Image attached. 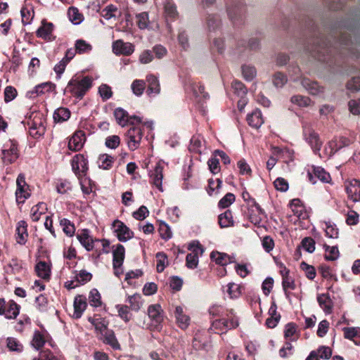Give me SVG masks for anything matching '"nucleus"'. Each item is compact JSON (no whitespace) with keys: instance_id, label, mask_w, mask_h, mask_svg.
<instances>
[{"instance_id":"obj_31","label":"nucleus","mask_w":360,"mask_h":360,"mask_svg":"<svg viewBox=\"0 0 360 360\" xmlns=\"http://www.w3.org/2000/svg\"><path fill=\"white\" fill-rule=\"evenodd\" d=\"M122 15L121 11L117 7L113 4H109L105 6L101 11V15L105 20H109L112 18L120 17Z\"/></svg>"},{"instance_id":"obj_18","label":"nucleus","mask_w":360,"mask_h":360,"mask_svg":"<svg viewBox=\"0 0 360 360\" xmlns=\"http://www.w3.org/2000/svg\"><path fill=\"white\" fill-rule=\"evenodd\" d=\"M162 309L160 304L150 305L148 308V314L155 328H158L163 321Z\"/></svg>"},{"instance_id":"obj_40","label":"nucleus","mask_w":360,"mask_h":360,"mask_svg":"<svg viewBox=\"0 0 360 360\" xmlns=\"http://www.w3.org/2000/svg\"><path fill=\"white\" fill-rule=\"evenodd\" d=\"M20 306L15 302H11L9 303L7 308L5 309L4 314L6 319H15L19 314Z\"/></svg>"},{"instance_id":"obj_50","label":"nucleus","mask_w":360,"mask_h":360,"mask_svg":"<svg viewBox=\"0 0 360 360\" xmlns=\"http://www.w3.org/2000/svg\"><path fill=\"white\" fill-rule=\"evenodd\" d=\"M60 225L62 226L63 231L68 236H72L75 231V226L70 220L67 219H61L60 220Z\"/></svg>"},{"instance_id":"obj_25","label":"nucleus","mask_w":360,"mask_h":360,"mask_svg":"<svg viewBox=\"0 0 360 360\" xmlns=\"http://www.w3.org/2000/svg\"><path fill=\"white\" fill-rule=\"evenodd\" d=\"M344 338L352 340L356 345L360 346V328L345 327L342 328Z\"/></svg>"},{"instance_id":"obj_58","label":"nucleus","mask_w":360,"mask_h":360,"mask_svg":"<svg viewBox=\"0 0 360 360\" xmlns=\"http://www.w3.org/2000/svg\"><path fill=\"white\" fill-rule=\"evenodd\" d=\"M235 199L233 193H228L219 200L218 206L221 208H226L235 201Z\"/></svg>"},{"instance_id":"obj_14","label":"nucleus","mask_w":360,"mask_h":360,"mask_svg":"<svg viewBox=\"0 0 360 360\" xmlns=\"http://www.w3.org/2000/svg\"><path fill=\"white\" fill-rule=\"evenodd\" d=\"M163 166L158 162L155 168L150 171V183L155 186L159 191H163L162 179H163Z\"/></svg>"},{"instance_id":"obj_38","label":"nucleus","mask_w":360,"mask_h":360,"mask_svg":"<svg viewBox=\"0 0 360 360\" xmlns=\"http://www.w3.org/2000/svg\"><path fill=\"white\" fill-rule=\"evenodd\" d=\"M53 120L56 122H63L70 117V111L66 108H59L53 113Z\"/></svg>"},{"instance_id":"obj_24","label":"nucleus","mask_w":360,"mask_h":360,"mask_svg":"<svg viewBox=\"0 0 360 360\" xmlns=\"http://www.w3.org/2000/svg\"><path fill=\"white\" fill-rule=\"evenodd\" d=\"M174 315L176 317V323L181 329H186L189 326L190 318L186 315L184 309L181 306H177L175 309Z\"/></svg>"},{"instance_id":"obj_10","label":"nucleus","mask_w":360,"mask_h":360,"mask_svg":"<svg viewBox=\"0 0 360 360\" xmlns=\"http://www.w3.org/2000/svg\"><path fill=\"white\" fill-rule=\"evenodd\" d=\"M72 168L78 178L86 174L88 170V161L84 155L77 154L73 158L72 160Z\"/></svg>"},{"instance_id":"obj_52","label":"nucleus","mask_w":360,"mask_h":360,"mask_svg":"<svg viewBox=\"0 0 360 360\" xmlns=\"http://www.w3.org/2000/svg\"><path fill=\"white\" fill-rule=\"evenodd\" d=\"M157 258V271L158 272H162L168 264L167 257L164 252H158L156 254Z\"/></svg>"},{"instance_id":"obj_27","label":"nucleus","mask_w":360,"mask_h":360,"mask_svg":"<svg viewBox=\"0 0 360 360\" xmlns=\"http://www.w3.org/2000/svg\"><path fill=\"white\" fill-rule=\"evenodd\" d=\"M164 11L167 20L172 21L176 20L179 16L176 4L172 0H165L164 2Z\"/></svg>"},{"instance_id":"obj_55","label":"nucleus","mask_w":360,"mask_h":360,"mask_svg":"<svg viewBox=\"0 0 360 360\" xmlns=\"http://www.w3.org/2000/svg\"><path fill=\"white\" fill-rule=\"evenodd\" d=\"M220 25V20L218 16L210 15L207 18V27L210 32L215 31Z\"/></svg>"},{"instance_id":"obj_46","label":"nucleus","mask_w":360,"mask_h":360,"mask_svg":"<svg viewBox=\"0 0 360 360\" xmlns=\"http://www.w3.org/2000/svg\"><path fill=\"white\" fill-rule=\"evenodd\" d=\"M324 248L326 251L325 259L326 260L334 261L337 259L339 257V250L338 247L336 246H329L327 245H324Z\"/></svg>"},{"instance_id":"obj_56","label":"nucleus","mask_w":360,"mask_h":360,"mask_svg":"<svg viewBox=\"0 0 360 360\" xmlns=\"http://www.w3.org/2000/svg\"><path fill=\"white\" fill-rule=\"evenodd\" d=\"M256 70L253 66L245 65L242 66V74L247 81L252 80L256 76Z\"/></svg>"},{"instance_id":"obj_20","label":"nucleus","mask_w":360,"mask_h":360,"mask_svg":"<svg viewBox=\"0 0 360 360\" xmlns=\"http://www.w3.org/2000/svg\"><path fill=\"white\" fill-rule=\"evenodd\" d=\"M77 238L87 251H91L94 249V240L90 236V231L88 229H83L80 233H77Z\"/></svg>"},{"instance_id":"obj_45","label":"nucleus","mask_w":360,"mask_h":360,"mask_svg":"<svg viewBox=\"0 0 360 360\" xmlns=\"http://www.w3.org/2000/svg\"><path fill=\"white\" fill-rule=\"evenodd\" d=\"M54 89L55 85L51 82L42 83L35 86L34 94H36V96H39L46 92H50ZM32 94H34V91H32Z\"/></svg>"},{"instance_id":"obj_53","label":"nucleus","mask_w":360,"mask_h":360,"mask_svg":"<svg viewBox=\"0 0 360 360\" xmlns=\"http://www.w3.org/2000/svg\"><path fill=\"white\" fill-rule=\"evenodd\" d=\"M325 230L326 236L330 238H337L338 237V229L335 224H332L330 222H325Z\"/></svg>"},{"instance_id":"obj_12","label":"nucleus","mask_w":360,"mask_h":360,"mask_svg":"<svg viewBox=\"0 0 360 360\" xmlns=\"http://www.w3.org/2000/svg\"><path fill=\"white\" fill-rule=\"evenodd\" d=\"M112 52L118 55L130 56L134 52V46L130 42H124L122 39H118L112 43Z\"/></svg>"},{"instance_id":"obj_22","label":"nucleus","mask_w":360,"mask_h":360,"mask_svg":"<svg viewBox=\"0 0 360 360\" xmlns=\"http://www.w3.org/2000/svg\"><path fill=\"white\" fill-rule=\"evenodd\" d=\"M302 86L311 95L317 96L323 92V87L319 85L316 82L310 81L307 78H303L301 81Z\"/></svg>"},{"instance_id":"obj_8","label":"nucleus","mask_w":360,"mask_h":360,"mask_svg":"<svg viewBox=\"0 0 360 360\" xmlns=\"http://www.w3.org/2000/svg\"><path fill=\"white\" fill-rule=\"evenodd\" d=\"M17 189L15 191L16 202L18 204L24 203L25 200L30 196L29 186L25 181V176L20 174L16 179Z\"/></svg>"},{"instance_id":"obj_3","label":"nucleus","mask_w":360,"mask_h":360,"mask_svg":"<svg viewBox=\"0 0 360 360\" xmlns=\"http://www.w3.org/2000/svg\"><path fill=\"white\" fill-rule=\"evenodd\" d=\"M146 127L153 130V123L151 121L143 122L141 124L133 125L126 133V141L130 150L137 149L141 143L143 137V129Z\"/></svg>"},{"instance_id":"obj_2","label":"nucleus","mask_w":360,"mask_h":360,"mask_svg":"<svg viewBox=\"0 0 360 360\" xmlns=\"http://www.w3.org/2000/svg\"><path fill=\"white\" fill-rule=\"evenodd\" d=\"M92 82V78L89 76H75L68 82L65 91L80 100L91 89Z\"/></svg>"},{"instance_id":"obj_1","label":"nucleus","mask_w":360,"mask_h":360,"mask_svg":"<svg viewBox=\"0 0 360 360\" xmlns=\"http://www.w3.org/2000/svg\"><path fill=\"white\" fill-rule=\"evenodd\" d=\"M352 45V42L350 34L344 33L341 35L339 41L335 42L334 45L330 46H328L326 44L319 45L312 51L311 54L319 60L325 62L326 61L325 53H332V52L338 49V47L345 46V49H348L352 54H354V53H353L354 48L351 46Z\"/></svg>"},{"instance_id":"obj_48","label":"nucleus","mask_w":360,"mask_h":360,"mask_svg":"<svg viewBox=\"0 0 360 360\" xmlns=\"http://www.w3.org/2000/svg\"><path fill=\"white\" fill-rule=\"evenodd\" d=\"M7 347L10 351L20 352L23 349V346L19 340L15 338H8L6 340Z\"/></svg>"},{"instance_id":"obj_47","label":"nucleus","mask_w":360,"mask_h":360,"mask_svg":"<svg viewBox=\"0 0 360 360\" xmlns=\"http://www.w3.org/2000/svg\"><path fill=\"white\" fill-rule=\"evenodd\" d=\"M131 87L133 93L136 96H140L143 94L146 89V82L142 79H135L132 82Z\"/></svg>"},{"instance_id":"obj_11","label":"nucleus","mask_w":360,"mask_h":360,"mask_svg":"<svg viewBox=\"0 0 360 360\" xmlns=\"http://www.w3.org/2000/svg\"><path fill=\"white\" fill-rule=\"evenodd\" d=\"M112 226L120 241L126 242L133 238L134 233L122 221L115 220Z\"/></svg>"},{"instance_id":"obj_39","label":"nucleus","mask_w":360,"mask_h":360,"mask_svg":"<svg viewBox=\"0 0 360 360\" xmlns=\"http://www.w3.org/2000/svg\"><path fill=\"white\" fill-rule=\"evenodd\" d=\"M114 160L115 159L113 157L108 154H102L99 156L97 164L100 168L109 169L112 167Z\"/></svg>"},{"instance_id":"obj_44","label":"nucleus","mask_w":360,"mask_h":360,"mask_svg":"<svg viewBox=\"0 0 360 360\" xmlns=\"http://www.w3.org/2000/svg\"><path fill=\"white\" fill-rule=\"evenodd\" d=\"M228 15L230 20L236 23L239 20H242L243 8L241 6H236L233 8H228Z\"/></svg>"},{"instance_id":"obj_63","label":"nucleus","mask_w":360,"mask_h":360,"mask_svg":"<svg viewBox=\"0 0 360 360\" xmlns=\"http://www.w3.org/2000/svg\"><path fill=\"white\" fill-rule=\"evenodd\" d=\"M207 165L210 172L212 174H216L220 172L219 159L216 158L215 155L209 159L207 161Z\"/></svg>"},{"instance_id":"obj_7","label":"nucleus","mask_w":360,"mask_h":360,"mask_svg":"<svg viewBox=\"0 0 360 360\" xmlns=\"http://www.w3.org/2000/svg\"><path fill=\"white\" fill-rule=\"evenodd\" d=\"M114 117L117 123L121 127L127 124L136 125L142 123V117L136 115L129 116L128 112L122 108H117L114 111Z\"/></svg>"},{"instance_id":"obj_51","label":"nucleus","mask_w":360,"mask_h":360,"mask_svg":"<svg viewBox=\"0 0 360 360\" xmlns=\"http://www.w3.org/2000/svg\"><path fill=\"white\" fill-rule=\"evenodd\" d=\"M108 322L103 318H96V321H94V326L96 332L101 335L108 330Z\"/></svg>"},{"instance_id":"obj_41","label":"nucleus","mask_w":360,"mask_h":360,"mask_svg":"<svg viewBox=\"0 0 360 360\" xmlns=\"http://www.w3.org/2000/svg\"><path fill=\"white\" fill-rule=\"evenodd\" d=\"M75 49L79 54L89 53L92 49V46L84 39H77L75 41Z\"/></svg>"},{"instance_id":"obj_19","label":"nucleus","mask_w":360,"mask_h":360,"mask_svg":"<svg viewBox=\"0 0 360 360\" xmlns=\"http://www.w3.org/2000/svg\"><path fill=\"white\" fill-rule=\"evenodd\" d=\"M53 25L51 22H47L42 20L41 25L37 30V36L45 40L51 41L53 39Z\"/></svg>"},{"instance_id":"obj_54","label":"nucleus","mask_w":360,"mask_h":360,"mask_svg":"<svg viewBox=\"0 0 360 360\" xmlns=\"http://www.w3.org/2000/svg\"><path fill=\"white\" fill-rule=\"evenodd\" d=\"M290 101L300 107H307L311 104V99L309 97L301 95L292 96Z\"/></svg>"},{"instance_id":"obj_64","label":"nucleus","mask_w":360,"mask_h":360,"mask_svg":"<svg viewBox=\"0 0 360 360\" xmlns=\"http://www.w3.org/2000/svg\"><path fill=\"white\" fill-rule=\"evenodd\" d=\"M91 278H92L91 274H90L89 272H87L85 270L81 271L75 276L76 281L79 285H83V284L87 283L88 281H89L91 279Z\"/></svg>"},{"instance_id":"obj_5","label":"nucleus","mask_w":360,"mask_h":360,"mask_svg":"<svg viewBox=\"0 0 360 360\" xmlns=\"http://www.w3.org/2000/svg\"><path fill=\"white\" fill-rule=\"evenodd\" d=\"M238 319L233 309L229 311L226 318L217 319L212 322L211 330L216 333H224L227 330L238 326Z\"/></svg>"},{"instance_id":"obj_36","label":"nucleus","mask_w":360,"mask_h":360,"mask_svg":"<svg viewBox=\"0 0 360 360\" xmlns=\"http://www.w3.org/2000/svg\"><path fill=\"white\" fill-rule=\"evenodd\" d=\"M218 219L221 228H228L233 226V215L229 210L219 214Z\"/></svg>"},{"instance_id":"obj_42","label":"nucleus","mask_w":360,"mask_h":360,"mask_svg":"<svg viewBox=\"0 0 360 360\" xmlns=\"http://www.w3.org/2000/svg\"><path fill=\"white\" fill-rule=\"evenodd\" d=\"M284 336L290 341H295L297 339L296 325L293 323H288L284 330Z\"/></svg>"},{"instance_id":"obj_32","label":"nucleus","mask_w":360,"mask_h":360,"mask_svg":"<svg viewBox=\"0 0 360 360\" xmlns=\"http://www.w3.org/2000/svg\"><path fill=\"white\" fill-rule=\"evenodd\" d=\"M210 257L217 264L221 266H226L228 264L233 262L235 259L234 257H231L225 253L219 252H212Z\"/></svg>"},{"instance_id":"obj_30","label":"nucleus","mask_w":360,"mask_h":360,"mask_svg":"<svg viewBox=\"0 0 360 360\" xmlns=\"http://www.w3.org/2000/svg\"><path fill=\"white\" fill-rule=\"evenodd\" d=\"M317 301L321 308L327 314L332 312L333 302L328 294H321L317 297Z\"/></svg>"},{"instance_id":"obj_49","label":"nucleus","mask_w":360,"mask_h":360,"mask_svg":"<svg viewBox=\"0 0 360 360\" xmlns=\"http://www.w3.org/2000/svg\"><path fill=\"white\" fill-rule=\"evenodd\" d=\"M158 231L160 233V237L164 240H169L172 236V232L170 227L164 221H161L160 223Z\"/></svg>"},{"instance_id":"obj_29","label":"nucleus","mask_w":360,"mask_h":360,"mask_svg":"<svg viewBox=\"0 0 360 360\" xmlns=\"http://www.w3.org/2000/svg\"><path fill=\"white\" fill-rule=\"evenodd\" d=\"M146 81L148 82V94L150 96L158 95L160 92V86L158 79L153 75H149L146 77Z\"/></svg>"},{"instance_id":"obj_26","label":"nucleus","mask_w":360,"mask_h":360,"mask_svg":"<svg viewBox=\"0 0 360 360\" xmlns=\"http://www.w3.org/2000/svg\"><path fill=\"white\" fill-rule=\"evenodd\" d=\"M100 339L106 345H110L113 349H120V345L112 330H108L101 335Z\"/></svg>"},{"instance_id":"obj_23","label":"nucleus","mask_w":360,"mask_h":360,"mask_svg":"<svg viewBox=\"0 0 360 360\" xmlns=\"http://www.w3.org/2000/svg\"><path fill=\"white\" fill-rule=\"evenodd\" d=\"M247 122L248 124L255 129H259L264 123L262 112L256 109L247 115Z\"/></svg>"},{"instance_id":"obj_15","label":"nucleus","mask_w":360,"mask_h":360,"mask_svg":"<svg viewBox=\"0 0 360 360\" xmlns=\"http://www.w3.org/2000/svg\"><path fill=\"white\" fill-rule=\"evenodd\" d=\"M304 136L306 141L310 145L314 152L316 154L320 150L322 145L319 134L311 129H304Z\"/></svg>"},{"instance_id":"obj_13","label":"nucleus","mask_w":360,"mask_h":360,"mask_svg":"<svg viewBox=\"0 0 360 360\" xmlns=\"http://www.w3.org/2000/svg\"><path fill=\"white\" fill-rule=\"evenodd\" d=\"M345 191L348 198L354 202H360V181L352 179L345 182Z\"/></svg>"},{"instance_id":"obj_17","label":"nucleus","mask_w":360,"mask_h":360,"mask_svg":"<svg viewBox=\"0 0 360 360\" xmlns=\"http://www.w3.org/2000/svg\"><path fill=\"white\" fill-rule=\"evenodd\" d=\"M308 178L311 183L316 184V179L322 182L328 183L330 180V176L323 168L321 167H313L312 172H308Z\"/></svg>"},{"instance_id":"obj_28","label":"nucleus","mask_w":360,"mask_h":360,"mask_svg":"<svg viewBox=\"0 0 360 360\" xmlns=\"http://www.w3.org/2000/svg\"><path fill=\"white\" fill-rule=\"evenodd\" d=\"M87 306L86 297L82 295H78L74 300V317L80 318Z\"/></svg>"},{"instance_id":"obj_60","label":"nucleus","mask_w":360,"mask_h":360,"mask_svg":"<svg viewBox=\"0 0 360 360\" xmlns=\"http://www.w3.org/2000/svg\"><path fill=\"white\" fill-rule=\"evenodd\" d=\"M232 88L234 91V93L236 94L238 96L243 97L247 94L246 87L240 81H233L232 82Z\"/></svg>"},{"instance_id":"obj_37","label":"nucleus","mask_w":360,"mask_h":360,"mask_svg":"<svg viewBox=\"0 0 360 360\" xmlns=\"http://www.w3.org/2000/svg\"><path fill=\"white\" fill-rule=\"evenodd\" d=\"M35 271L37 276L41 278L48 279L50 276L51 269L45 262H38L35 266Z\"/></svg>"},{"instance_id":"obj_59","label":"nucleus","mask_w":360,"mask_h":360,"mask_svg":"<svg viewBox=\"0 0 360 360\" xmlns=\"http://www.w3.org/2000/svg\"><path fill=\"white\" fill-rule=\"evenodd\" d=\"M44 336L39 331H35L32 340V345L38 350L44 346Z\"/></svg>"},{"instance_id":"obj_33","label":"nucleus","mask_w":360,"mask_h":360,"mask_svg":"<svg viewBox=\"0 0 360 360\" xmlns=\"http://www.w3.org/2000/svg\"><path fill=\"white\" fill-rule=\"evenodd\" d=\"M113 255V262L112 264L115 266H122L125 255V250L122 245L117 244L115 250L112 252Z\"/></svg>"},{"instance_id":"obj_4","label":"nucleus","mask_w":360,"mask_h":360,"mask_svg":"<svg viewBox=\"0 0 360 360\" xmlns=\"http://www.w3.org/2000/svg\"><path fill=\"white\" fill-rule=\"evenodd\" d=\"M27 124L30 136L34 139L41 136L45 132V118L42 112L33 110L26 115Z\"/></svg>"},{"instance_id":"obj_21","label":"nucleus","mask_w":360,"mask_h":360,"mask_svg":"<svg viewBox=\"0 0 360 360\" xmlns=\"http://www.w3.org/2000/svg\"><path fill=\"white\" fill-rule=\"evenodd\" d=\"M27 224L25 221L21 220L16 226V241L20 245H25L27 240Z\"/></svg>"},{"instance_id":"obj_16","label":"nucleus","mask_w":360,"mask_h":360,"mask_svg":"<svg viewBox=\"0 0 360 360\" xmlns=\"http://www.w3.org/2000/svg\"><path fill=\"white\" fill-rule=\"evenodd\" d=\"M86 140L85 133L82 130L76 131L68 142V148L70 150L78 151L81 150Z\"/></svg>"},{"instance_id":"obj_35","label":"nucleus","mask_w":360,"mask_h":360,"mask_svg":"<svg viewBox=\"0 0 360 360\" xmlns=\"http://www.w3.org/2000/svg\"><path fill=\"white\" fill-rule=\"evenodd\" d=\"M269 313L271 316L266 319V325L268 328H274L281 318L280 314H277L276 304H274L270 307Z\"/></svg>"},{"instance_id":"obj_61","label":"nucleus","mask_w":360,"mask_h":360,"mask_svg":"<svg viewBox=\"0 0 360 360\" xmlns=\"http://www.w3.org/2000/svg\"><path fill=\"white\" fill-rule=\"evenodd\" d=\"M348 109L354 115H360V98L352 99L348 102Z\"/></svg>"},{"instance_id":"obj_6","label":"nucleus","mask_w":360,"mask_h":360,"mask_svg":"<svg viewBox=\"0 0 360 360\" xmlns=\"http://www.w3.org/2000/svg\"><path fill=\"white\" fill-rule=\"evenodd\" d=\"M19 155L18 143L15 141L9 139L3 144L1 159L4 165H9L14 163Z\"/></svg>"},{"instance_id":"obj_57","label":"nucleus","mask_w":360,"mask_h":360,"mask_svg":"<svg viewBox=\"0 0 360 360\" xmlns=\"http://www.w3.org/2000/svg\"><path fill=\"white\" fill-rule=\"evenodd\" d=\"M89 301L93 307H98L101 305V295L96 289H92L90 291Z\"/></svg>"},{"instance_id":"obj_9","label":"nucleus","mask_w":360,"mask_h":360,"mask_svg":"<svg viewBox=\"0 0 360 360\" xmlns=\"http://www.w3.org/2000/svg\"><path fill=\"white\" fill-rule=\"evenodd\" d=\"M188 249L192 250V252L186 256V266L189 269H195L198 264V255L203 253V249L199 243L195 241L188 245Z\"/></svg>"},{"instance_id":"obj_62","label":"nucleus","mask_w":360,"mask_h":360,"mask_svg":"<svg viewBox=\"0 0 360 360\" xmlns=\"http://www.w3.org/2000/svg\"><path fill=\"white\" fill-rule=\"evenodd\" d=\"M68 14L70 20L75 25L79 24L83 19L82 14L79 13V11L76 8H72L69 9Z\"/></svg>"},{"instance_id":"obj_34","label":"nucleus","mask_w":360,"mask_h":360,"mask_svg":"<svg viewBox=\"0 0 360 360\" xmlns=\"http://www.w3.org/2000/svg\"><path fill=\"white\" fill-rule=\"evenodd\" d=\"M47 210L46 204L44 202H39L33 206L31 209L30 216L34 221H37L42 214L46 213Z\"/></svg>"},{"instance_id":"obj_43","label":"nucleus","mask_w":360,"mask_h":360,"mask_svg":"<svg viewBox=\"0 0 360 360\" xmlns=\"http://www.w3.org/2000/svg\"><path fill=\"white\" fill-rule=\"evenodd\" d=\"M204 141L200 136H194L191 139L190 150L201 153Z\"/></svg>"}]
</instances>
